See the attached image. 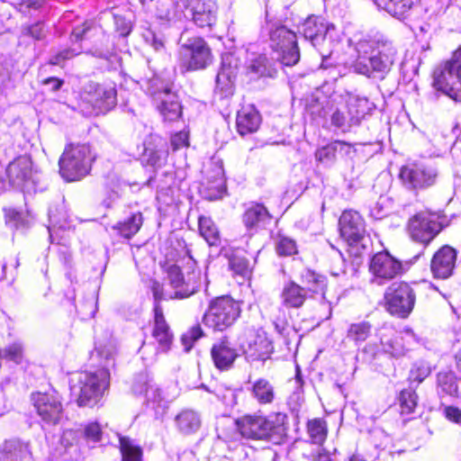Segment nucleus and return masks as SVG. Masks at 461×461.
Here are the masks:
<instances>
[{
  "instance_id": "nucleus-1",
  "label": "nucleus",
  "mask_w": 461,
  "mask_h": 461,
  "mask_svg": "<svg viewBox=\"0 0 461 461\" xmlns=\"http://www.w3.org/2000/svg\"><path fill=\"white\" fill-rule=\"evenodd\" d=\"M165 261L161 264L166 275L165 281L174 289V295H165L158 286L153 288L156 301L154 306L153 337L162 351H167L172 341L173 335L166 322L160 300L167 298L183 299L198 291L202 284V272L196 267V262L190 255L185 241L176 240L162 249Z\"/></svg>"
},
{
  "instance_id": "nucleus-2",
  "label": "nucleus",
  "mask_w": 461,
  "mask_h": 461,
  "mask_svg": "<svg viewBox=\"0 0 461 461\" xmlns=\"http://www.w3.org/2000/svg\"><path fill=\"white\" fill-rule=\"evenodd\" d=\"M355 50L357 56L352 64L353 70L372 79H384L398 58L394 43L380 33L359 39Z\"/></svg>"
},
{
  "instance_id": "nucleus-3",
  "label": "nucleus",
  "mask_w": 461,
  "mask_h": 461,
  "mask_svg": "<svg viewBox=\"0 0 461 461\" xmlns=\"http://www.w3.org/2000/svg\"><path fill=\"white\" fill-rule=\"evenodd\" d=\"M116 343L113 339L95 343L91 359L99 362L101 367L94 372L85 371L78 375V384L71 385V391L78 396L77 403L98 402L109 386V368L114 366Z\"/></svg>"
},
{
  "instance_id": "nucleus-4",
  "label": "nucleus",
  "mask_w": 461,
  "mask_h": 461,
  "mask_svg": "<svg viewBox=\"0 0 461 461\" xmlns=\"http://www.w3.org/2000/svg\"><path fill=\"white\" fill-rule=\"evenodd\" d=\"M286 415L282 412L274 413L267 418L247 415L237 420V426L245 438L278 444L286 434Z\"/></svg>"
},
{
  "instance_id": "nucleus-5",
  "label": "nucleus",
  "mask_w": 461,
  "mask_h": 461,
  "mask_svg": "<svg viewBox=\"0 0 461 461\" xmlns=\"http://www.w3.org/2000/svg\"><path fill=\"white\" fill-rule=\"evenodd\" d=\"M179 43L178 67L181 73L204 69L212 62V50L202 37L185 38L183 32Z\"/></svg>"
},
{
  "instance_id": "nucleus-6",
  "label": "nucleus",
  "mask_w": 461,
  "mask_h": 461,
  "mask_svg": "<svg viewBox=\"0 0 461 461\" xmlns=\"http://www.w3.org/2000/svg\"><path fill=\"white\" fill-rule=\"evenodd\" d=\"M95 159L86 144H69L59 158L60 176L68 182L78 181L88 175Z\"/></svg>"
},
{
  "instance_id": "nucleus-7",
  "label": "nucleus",
  "mask_w": 461,
  "mask_h": 461,
  "mask_svg": "<svg viewBox=\"0 0 461 461\" xmlns=\"http://www.w3.org/2000/svg\"><path fill=\"white\" fill-rule=\"evenodd\" d=\"M433 86L454 100H461V47L434 70Z\"/></svg>"
},
{
  "instance_id": "nucleus-8",
  "label": "nucleus",
  "mask_w": 461,
  "mask_h": 461,
  "mask_svg": "<svg viewBox=\"0 0 461 461\" xmlns=\"http://www.w3.org/2000/svg\"><path fill=\"white\" fill-rule=\"evenodd\" d=\"M6 176L9 183L23 193L32 194L45 189L41 185V176L33 169L29 156H19L11 161L6 167Z\"/></svg>"
},
{
  "instance_id": "nucleus-9",
  "label": "nucleus",
  "mask_w": 461,
  "mask_h": 461,
  "mask_svg": "<svg viewBox=\"0 0 461 461\" xmlns=\"http://www.w3.org/2000/svg\"><path fill=\"white\" fill-rule=\"evenodd\" d=\"M270 47L285 66H294L300 60V51L295 32L282 24H273L269 29Z\"/></svg>"
},
{
  "instance_id": "nucleus-10",
  "label": "nucleus",
  "mask_w": 461,
  "mask_h": 461,
  "mask_svg": "<svg viewBox=\"0 0 461 461\" xmlns=\"http://www.w3.org/2000/svg\"><path fill=\"white\" fill-rule=\"evenodd\" d=\"M147 91L164 120L176 121L180 117L182 107L169 82L164 81L159 77H154L148 81Z\"/></svg>"
},
{
  "instance_id": "nucleus-11",
  "label": "nucleus",
  "mask_w": 461,
  "mask_h": 461,
  "mask_svg": "<svg viewBox=\"0 0 461 461\" xmlns=\"http://www.w3.org/2000/svg\"><path fill=\"white\" fill-rule=\"evenodd\" d=\"M114 86L89 83L81 94L80 109L85 115L104 113L113 109L117 101Z\"/></svg>"
},
{
  "instance_id": "nucleus-12",
  "label": "nucleus",
  "mask_w": 461,
  "mask_h": 461,
  "mask_svg": "<svg viewBox=\"0 0 461 461\" xmlns=\"http://www.w3.org/2000/svg\"><path fill=\"white\" fill-rule=\"evenodd\" d=\"M239 303L229 296L218 297L212 301L203 315L205 326L213 330L222 331L230 327L240 316Z\"/></svg>"
},
{
  "instance_id": "nucleus-13",
  "label": "nucleus",
  "mask_w": 461,
  "mask_h": 461,
  "mask_svg": "<svg viewBox=\"0 0 461 461\" xmlns=\"http://www.w3.org/2000/svg\"><path fill=\"white\" fill-rule=\"evenodd\" d=\"M438 174L437 166L430 162H414L401 168L400 178L407 188L421 190L434 185Z\"/></svg>"
},
{
  "instance_id": "nucleus-14",
  "label": "nucleus",
  "mask_w": 461,
  "mask_h": 461,
  "mask_svg": "<svg viewBox=\"0 0 461 461\" xmlns=\"http://www.w3.org/2000/svg\"><path fill=\"white\" fill-rule=\"evenodd\" d=\"M384 299L386 309L391 314L407 318L414 308L416 294L407 283H393L387 288Z\"/></svg>"
},
{
  "instance_id": "nucleus-15",
  "label": "nucleus",
  "mask_w": 461,
  "mask_h": 461,
  "mask_svg": "<svg viewBox=\"0 0 461 461\" xmlns=\"http://www.w3.org/2000/svg\"><path fill=\"white\" fill-rule=\"evenodd\" d=\"M442 225L437 216L420 212L412 216L407 226L408 233L412 240L428 246L441 231Z\"/></svg>"
},
{
  "instance_id": "nucleus-16",
  "label": "nucleus",
  "mask_w": 461,
  "mask_h": 461,
  "mask_svg": "<svg viewBox=\"0 0 461 461\" xmlns=\"http://www.w3.org/2000/svg\"><path fill=\"white\" fill-rule=\"evenodd\" d=\"M240 348L250 361H266L273 351L271 341L264 333L253 330H246L240 339Z\"/></svg>"
},
{
  "instance_id": "nucleus-17",
  "label": "nucleus",
  "mask_w": 461,
  "mask_h": 461,
  "mask_svg": "<svg viewBox=\"0 0 461 461\" xmlns=\"http://www.w3.org/2000/svg\"><path fill=\"white\" fill-rule=\"evenodd\" d=\"M216 0H186L185 17L199 28L211 29L217 21Z\"/></svg>"
},
{
  "instance_id": "nucleus-18",
  "label": "nucleus",
  "mask_w": 461,
  "mask_h": 461,
  "mask_svg": "<svg viewBox=\"0 0 461 461\" xmlns=\"http://www.w3.org/2000/svg\"><path fill=\"white\" fill-rule=\"evenodd\" d=\"M369 267L379 285L396 277L405 270L403 265L387 251L376 253L372 258Z\"/></svg>"
},
{
  "instance_id": "nucleus-19",
  "label": "nucleus",
  "mask_w": 461,
  "mask_h": 461,
  "mask_svg": "<svg viewBox=\"0 0 461 461\" xmlns=\"http://www.w3.org/2000/svg\"><path fill=\"white\" fill-rule=\"evenodd\" d=\"M333 24H326L323 19L318 16L308 17L301 27V32L304 38L312 42L314 47L332 42V33L335 32Z\"/></svg>"
},
{
  "instance_id": "nucleus-20",
  "label": "nucleus",
  "mask_w": 461,
  "mask_h": 461,
  "mask_svg": "<svg viewBox=\"0 0 461 461\" xmlns=\"http://www.w3.org/2000/svg\"><path fill=\"white\" fill-rule=\"evenodd\" d=\"M456 251L452 247L445 245L433 256L430 270L435 278L447 279L453 275L456 261Z\"/></svg>"
},
{
  "instance_id": "nucleus-21",
  "label": "nucleus",
  "mask_w": 461,
  "mask_h": 461,
  "mask_svg": "<svg viewBox=\"0 0 461 461\" xmlns=\"http://www.w3.org/2000/svg\"><path fill=\"white\" fill-rule=\"evenodd\" d=\"M271 221V215L267 209L258 203L248 204L243 214L242 222L249 237H252Z\"/></svg>"
},
{
  "instance_id": "nucleus-22",
  "label": "nucleus",
  "mask_w": 461,
  "mask_h": 461,
  "mask_svg": "<svg viewBox=\"0 0 461 461\" xmlns=\"http://www.w3.org/2000/svg\"><path fill=\"white\" fill-rule=\"evenodd\" d=\"M339 230L342 238L349 243L358 242L365 235V222L361 215L353 210L343 212L339 221Z\"/></svg>"
},
{
  "instance_id": "nucleus-23",
  "label": "nucleus",
  "mask_w": 461,
  "mask_h": 461,
  "mask_svg": "<svg viewBox=\"0 0 461 461\" xmlns=\"http://www.w3.org/2000/svg\"><path fill=\"white\" fill-rule=\"evenodd\" d=\"M233 57L227 55L222 58L221 67L216 77L215 94L224 99L231 96L234 92V79L238 72L237 65H233Z\"/></svg>"
},
{
  "instance_id": "nucleus-24",
  "label": "nucleus",
  "mask_w": 461,
  "mask_h": 461,
  "mask_svg": "<svg viewBox=\"0 0 461 461\" xmlns=\"http://www.w3.org/2000/svg\"><path fill=\"white\" fill-rule=\"evenodd\" d=\"M214 366L221 371L230 369L239 356L238 350L227 337L218 339L211 348Z\"/></svg>"
},
{
  "instance_id": "nucleus-25",
  "label": "nucleus",
  "mask_w": 461,
  "mask_h": 461,
  "mask_svg": "<svg viewBox=\"0 0 461 461\" xmlns=\"http://www.w3.org/2000/svg\"><path fill=\"white\" fill-rule=\"evenodd\" d=\"M0 461H33L30 443L19 438L5 440L0 445Z\"/></svg>"
},
{
  "instance_id": "nucleus-26",
  "label": "nucleus",
  "mask_w": 461,
  "mask_h": 461,
  "mask_svg": "<svg viewBox=\"0 0 461 461\" xmlns=\"http://www.w3.org/2000/svg\"><path fill=\"white\" fill-rule=\"evenodd\" d=\"M404 337L392 329H384L380 333V345L384 353L399 358L406 355L409 348L404 344Z\"/></svg>"
},
{
  "instance_id": "nucleus-27",
  "label": "nucleus",
  "mask_w": 461,
  "mask_h": 461,
  "mask_svg": "<svg viewBox=\"0 0 461 461\" xmlns=\"http://www.w3.org/2000/svg\"><path fill=\"white\" fill-rule=\"evenodd\" d=\"M260 123L261 116L253 105L244 106L237 113V131L242 136L256 132Z\"/></svg>"
},
{
  "instance_id": "nucleus-28",
  "label": "nucleus",
  "mask_w": 461,
  "mask_h": 461,
  "mask_svg": "<svg viewBox=\"0 0 461 461\" xmlns=\"http://www.w3.org/2000/svg\"><path fill=\"white\" fill-rule=\"evenodd\" d=\"M307 298L305 287L299 285L294 281H289L284 285L280 299L281 304L285 308H301Z\"/></svg>"
},
{
  "instance_id": "nucleus-29",
  "label": "nucleus",
  "mask_w": 461,
  "mask_h": 461,
  "mask_svg": "<svg viewBox=\"0 0 461 461\" xmlns=\"http://www.w3.org/2000/svg\"><path fill=\"white\" fill-rule=\"evenodd\" d=\"M167 156L168 152L163 145L158 146L145 142L140 160L144 166H149L157 169L162 167L167 163Z\"/></svg>"
},
{
  "instance_id": "nucleus-30",
  "label": "nucleus",
  "mask_w": 461,
  "mask_h": 461,
  "mask_svg": "<svg viewBox=\"0 0 461 461\" xmlns=\"http://www.w3.org/2000/svg\"><path fill=\"white\" fill-rule=\"evenodd\" d=\"M132 391L136 394L144 393L147 403H160L164 401L162 391L156 384L148 382L147 375L140 374L132 385Z\"/></svg>"
},
{
  "instance_id": "nucleus-31",
  "label": "nucleus",
  "mask_w": 461,
  "mask_h": 461,
  "mask_svg": "<svg viewBox=\"0 0 461 461\" xmlns=\"http://www.w3.org/2000/svg\"><path fill=\"white\" fill-rule=\"evenodd\" d=\"M350 105L349 109L347 107V111L336 110L332 113L331 122L334 126L347 131L360 122L363 118V111L357 110V112H353V104Z\"/></svg>"
},
{
  "instance_id": "nucleus-32",
  "label": "nucleus",
  "mask_w": 461,
  "mask_h": 461,
  "mask_svg": "<svg viewBox=\"0 0 461 461\" xmlns=\"http://www.w3.org/2000/svg\"><path fill=\"white\" fill-rule=\"evenodd\" d=\"M437 391L440 397H455L458 393L457 380L451 370L441 371L437 375Z\"/></svg>"
},
{
  "instance_id": "nucleus-33",
  "label": "nucleus",
  "mask_w": 461,
  "mask_h": 461,
  "mask_svg": "<svg viewBox=\"0 0 461 461\" xmlns=\"http://www.w3.org/2000/svg\"><path fill=\"white\" fill-rule=\"evenodd\" d=\"M374 2L379 8L398 19H403L413 5V0H374Z\"/></svg>"
},
{
  "instance_id": "nucleus-34",
  "label": "nucleus",
  "mask_w": 461,
  "mask_h": 461,
  "mask_svg": "<svg viewBox=\"0 0 461 461\" xmlns=\"http://www.w3.org/2000/svg\"><path fill=\"white\" fill-rule=\"evenodd\" d=\"M34 217L29 212L17 211L16 209L5 210V222L14 230H25L29 228Z\"/></svg>"
},
{
  "instance_id": "nucleus-35",
  "label": "nucleus",
  "mask_w": 461,
  "mask_h": 461,
  "mask_svg": "<svg viewBox=\"0 0 461 461\" xmlns=\"http://www.w3.org/2000/svg\"><path fill=\"white\" fill-rule=\"evenodd\" d=\"M176 425L180 431L185 434L195 432L201 426V419L197 412L186 409L176 417Z\"/></svg>"
},
{
  "instance_id": "nucleus-36",
  "label": "nucleus",
  "mask_w": 461,
  "mask_h": 461,
  "mask_svg": "<svg viewBox=\"0 0 461 461\" xmlns=\"http://www.w3.org/2000/svg\"><path fill=\"white\" fill-rule=\"evenodd\" d=\"M143 222L142 214L136 212L122 222H118L113 228L123 238L130 239L140 229Z\"/></svg>"
},
{
  "instance_id": "nucleus-37",
  "label": "nucleus",
  "mask_w": 461,
  "mask_h": 461,
  "mask_svg": "<svg viewBox=\"0 0 461 461\" xmlns=\"http://www.w3.org/2000/svg\"><path fill=\"white\" fill-rule=\"evenodd\" d=\"M372 333V325L369 321H362L349 324L347 330V339L357 345L365 342Z\"/></svg>"
},
{
  "instance_id": "nucleus-38",
  "label": "nucleus",
  "mask_w": 461,
  "mask_h": 461,
  "mask_svg": "<svg viewBox=\"0 0 461 461\" xmlns=\"http://www.w3.org/2000/svg\"><path fill=\"white\" fill-rule=\"evenodd\" d=\"M301 279L306 292L321 293L324 295L326 278L323 276L311 270H305L302 273Z\"/></svg>"
},
{
  "instance_id": "nucleus-39",
  "label": "nucleus",
  "mask_w": 461,
  "mask_h": 461,
  "mask_svg": "<svg viewBox=\"0 0 461 461\" xmlns=\"http://www.w3.org/2000/svg\"><path fill=\"white\" fill-rule=\"evenodd\" d=\"M199 231L210 246H217L220 243L218 228L210 217L199 218Z\"/></svg>"
},
{
  "instance_id": "nucleus-40",
  "label": "nucleus",
  "mask_w": 461,
  "mask_h": 461,
  "mask_svg": "<svg viewBox=\"0 0 461 461\" xmlns=\"http://www.w3.org/2000/svg\"><path fill=\"white\" fill-rule=\"evenodd\" d=\"M350 149V146L340 140L334 141L316 151V158L321 162H330L336 158L338 152H348Z\"/></svg>"
},
{
  "instance_id": "nucleus-41",
  "label": "nucleus",
  "mask_w": 461,
  "mask_h": 461,
  "mask_svg": "<svg viewBox=\"0 0 461 461\" xmlns=\"http://www.w3.org/2000/svg\"><path fill=\"white\" fill-rule=\"evenodd\" d=\"M45 25L42 22H37L31 25L23 26L19 37L20 44H29V40L41 41L46 36Z\"/></svg>"
},
{
  "instance_id": "nucleus-42",
  "label": "nucleus",
  "mask_w": 461,
  "mask_h": 461,
  "mask_svg": "<svg viewBox=\"0 0 461 461\" xmlns=\"http://www.w3.org/2000/svg\"><path fill=\"white\" fill-rule=\"evenodd\" d=\"M120 449L122 461H142V450L131 439L120 437Z\"/></svg>"
},
{
  "instance_id": "nucleus-43",
  "label": "nucleus",
  "mask_w": 461,
  "mask_h": 461,
  "mask_svg": "<svg viewBox=\"0 0 461 461\" xmlns=\"http://www.w3.org/2000/svg\"><path fill=\"white\" fill-rule=\"evenodd\" d=\"M431 371L432 368L429 362L423 359L416 360L411 364L408 379L411 383L420 384L431 374Z\"/></svg>"
},
{
  "instance_id": "nucleus-44",
  "label": "nucleus",
  "mask_w": 461,
  "mask_h": 461,
  "mask_svg": "<svg viewBox=\"0 0 461 461\" xmlns=\"http://www.w3.org/2000/svg\"><path fill=\"white\" fill-rule=\"evenodd\" d=\"M252 393L260 403H270L275 398L273 386L264 379L255 382Z\"/></svg>"
},
{
  "instance_id": "nucleus-45",
  "label": "nucleus",
  "mask_w": 461,
  "mask_h": 461,
  "mask_svg": "<svg viewBox=\"0 0 461 461\" xmlns=\"http://www.w3.org/2000/svg\"><path fill=\"white\" fill-rule=\"evenodd\" d=\"M230 268L232 270L233 274L241 277L242 280L249 277L251 274V267L249 266V260L239 254H233L229 260Z\"/></svg>"
},
{
  "instance_id": "nucleus-46",
  "label": "nucleus",
  "mask_w": 461,
  "mask_h": 461,
  "mask_svg": "<svg viewBox=\"0 0 461 461\" xmlns=\"http://www.w3.org/2000/svg\"><path fill=\"white\" fill-rule=\"evenodd\" d=\"M308 435L313 444L321 445L326 438V424L321 419H313L307 424Z\"/></svg>"
},
{
  "instance_id": "nucleus-47",
  "label": "nucleus",
  "mask_w": 461,
  "mask_h": 461,
  "mask_svg": "<svg viewBox=\"0 0 461 461\" xmlns=\"http://www.w3.org/2000/svg\"><path fill=\"white\" fill-rule=\"evenodd\" d=\"M294 391L289 397L290 403H302L306 401H311V399L305 396V390L303 388V381L301 375V370L298 366H296V374L295 377L290 381Z\"/></svg>"
},
{
  "instance_id": "nucleus-48",
  "label": "nucleus",
  "mask_w": 461,
  "mask_h": 461,
  "mask_svg": "<svg viewBox=\"0 0 461 461\" xmlns=\"http://www.w3.org/2000/svg\"><path fill=\"white\" fill-rule=\"evenodd\" d=\"M38 415L47 423L56 424L61 417V405H33Z\"/></svg>"
},
{
  "instance_id": "nucleus-49",
  "label": "nucleus",
  "mask_w": 461,
  "mask_h": 461,
  "mask_svg": "<svg viewBox=\"0 0 461 461\" xmlns=\"http://www.w3.org/2000/svg\"><path fill=\"white\" fill-rule=\"evenodd\" d=\"M24 347L21 341H14L1 351V357L6 360L20 364L23 358Z\"/></svg>"
},
{
  "instance_id": "nucleus-50",
  "label": "nucleus",
  "mask_w": 461,
  "mask_h": 461,
  "mask_svg": "<svg viewBox=\"0 0 461 461\" xmlns=\"http://www.w3.org/2000/svg\"><path fill=\"white\" fill-rule=\"evenodd\" d=\"M248 69L258 77L270 76V65L265 55H259L252 59Z\"/></svg>"
},
{
  "instance_id": "nucleus-51",
  "label": "nucleus",
  "mask_w": 461,
  "mask_h": 461,
  "mask_svg": "<svg viewBox=\"0 0 461 461\" xmlns=\"http://www.w3.org/2000/svg\"><path fill=\"white\" fill-rule=\"evenodd\" d=\"M276 249L279 256H293L297 253V245L294 240L282 236L276 242Z\"/></svg>"
},
{
  "instance_id": "nucleus-52",
  "label": "nucleus",
  "mask_w": 461,
  "mask_h": 461,
  "mask_svg": "<svg viewBox=\"0 0 461 461\" xmlns=\"http://www.w3.org/2000/svg\"><path fill=\"white\" fill-rule=\"evenodd\" d=\"M145 42L149 45L155 52L159 55H166V47L163 39L152 31H147L143 34Z\"/></svg>"
},
{
  "instance_id": "nucleus-53",
  "label": "nucleus",
  "mask_w": 461,
  "mask_h": 461,
  "mask_svg": "<svg viewBox=\"0 0 461 461\" xmlns=\"http://www.w3.org/2000/svg\"><path fill=\"white\" fill-rule=\"evenodd\" d=\"M203 335V330L199 325L193 326L186 332H185L181 338L185 351H189L193 348L194 343Z\"/></svg>"
},
{
  "instance_id": "nucleus-54",
  "label": "nucleus",
  "mask_w": 461,
  "mask_h": 461,
  "mask_svg": "<svg viewBox=\"0 0 461 461\" xmlns=\"http://www.w3.org/2000/svg\"><path fill=\"white\" fill-rule=\"evenodd\" d=\"M189 146V134L186 131H179L171 137V148L176 151Z\"/></svg>"
},
{
  "instance_id": "nucleus-55",
  "label": "nucleus",
  "mask_w": 461,
  "mask_h": 461,
  "mask_svg": "<svg viewBox=\"0 0 461 461\" xmlns=\"http://www.w3.org/2000/svg\"><path fill=\"white\" fill-rule=\"evenodd\" d=\"M385 198L380 197L369 210V215L375 220H381L388 214V210L384 206Z\"/></svg>"
},
{
  "instance_id": "nucleus-56",
  "label": "nucleus",
  "mask_w": 461,
  "mask_h": 461,
  "mask_svg": "<svg viewBox=\"0 0 461 461\" xmlns=\"http://www.w3.org/2000/svg\"><path fill=\"white\" fill-rule=\"evenodd\" d=\"M82 436L83 433L79 430L67 429L64 430L60 442L66 447H71L74 444H77Z\"/></svg>"
},
{
  "instance_id": "nucleus-57",
  "label": "nucleus",
  "mask_w": 461,
  "mask_h": 461,
  "mask_svg": "<svg viewBox=\"0 0 461 461\" xmlns=\"http://www.w3.org/2000/svg\"><path fill=\"white\" fill-rule=\"evenodd\" d=\"M77 54L78 52L72 49H65L53 55L50 59V64L61 66L67 59H69Z\"/></svg>"
},
{
  "instance_id": "nucleus-58",
  "label": "nucleus",
  "mask_w": 461,
  "mask_h": 461,
  "mask_svg": "<svg viewBox=\"0 0 461 461\" xmlns=\"http://www.w3.org/2000/svg\"><path fill=\"white\" fill-rule=\"evenodd\" d=\"M56 392L51 390L50 393H32V401L33 403H59V400L55 398Z\"/></svg>"
},
{
  "instance_id": "nucleus-59",
  "label": "nucleus",
  "mask_w": 461,
  "mask_h": 461,
  "mask_svg": "<svg viewBox=\"0 0 461 461\" xmlns=\"http://www.w3.org/2000/svg\"><path fill=\"white\" fill-rule=\"evenodd\" d=\"M114 23H115L116 30L120 33L121 36L126 37L131 33L132 26H131V23L129 20L125 19L122 16L115 15Z\"/></svg>"
},
{
  "instance_id": "nucleus-60",
  "label": "nucleus",
  "mask_w": 461,
  "mask_h": 461,
  "mask_svg": "<svg viewBox=\"0 0 461 461\" xmlns=\"http://www.w3.org/2000/svg\"><path fill=\"white\" fill-rule=\"evenodd\" d=\"M84 437L86 440L96 443L101 438V429L97 423H91L86 429Z\"/></svg>"
},
{
  "instance_id": "nucleus-61",
  "label": "nucleus",
  "mask_w": 461,
  "mask_h": 461,
  "mask_svg": "<svg viewBox=\"0 0 461 461\" xmlns=\"http://www.w3.org/2000/svg\"><path fill=\"white\" fill-rule=\"evenodd\" d=\"M352 104L354 106L353 112H357V110L363 111L364 117L367 109L368 100L366 98H359L358 95H350L347 101V106L348 109Z\"/></svg>"
},
{
  "instance_id": "nucleus-62",
  "label": "nucleus",
  "mask_w": 461,
  "mask_h": 461,
  "mask_svg": "<svg viewBox=\"0 0 461 461\" xmlns=\"http://www.w3.org/2000/svg\"><path fill=\"white\" fill-rule=\"evenodd\" d=\"M419 400L418 394L411 387L403 389L400 392V403H417Z\"/></svg>"
},
{
  "instance_id": "nucleus-63",
  "label": "nucleus",
  "mask_w": 461,
  "mask_h": 461,
  "mask_svg": "<svg viewBox=\"0 0 461 461\" xmlns=\"http://www.w3.org/2000/svg\"><path fill=\"white\" fill-rule=\"evenodd\" d=\"M10 77L8 59L0 54V85H3Z\"/></svg>"
},
{
  "instance_id": "nucleus-64",
  "label": "nucleus",
  "mask_w": 461,
  "mask_h": 461,
  "mask_svg": "<svg viewBox=\"0 0 461 461\" xmlns=\"http://www.w3.org/2000/svg\"><path fill=\"white\" fill-rule=\"evenodd\" d=\"M446 418L456 423L461 422V411L455 405H448L445 408Z\"/></svg>"
}]
</instances>
